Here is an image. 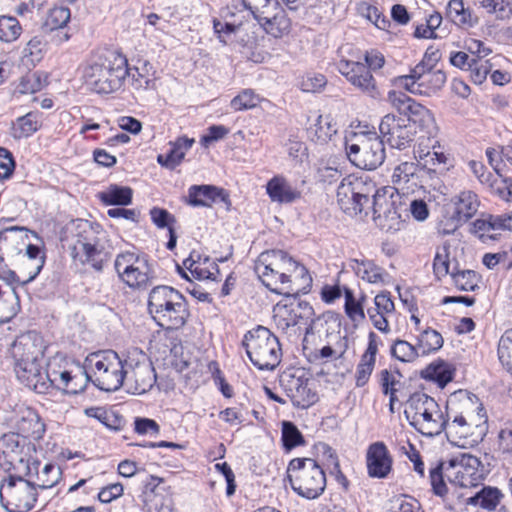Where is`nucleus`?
<instances>
[{
    "mask_svg": "<svg viewBox=\"0 0 512 512\" xmlns=\"http://www.w3.org/2000/svg\"><path fill=\"white\" fill-rule=\"evenodd\" d=\"M254 270L263 285L279 295L306 294L312 286V278L306 267L282 250L262 252Z\"/></svg>",
    "mask_w": 512,
    "mask_h": 512,
    "instance_id": "f257e3e1",
    "label": "nucleus"
},
{
    "mask_svg": "<svg viewBox=\"0 0 512 512\" xmlns=\"http://www.w3.org/2000/svg\"><path fill=\"white\" fill-rule=\"evenodd\" d=\"M455 400H458L459 414L453 420H447L445 431L448 441L458 447L472 446L483 439L487 432V417L482 404L476 395L460 391L448 402L453 411Z\"/></svg>",
    "mask_w": 512,
    "mask_h": 512,
    "instance_id": "f03ea898",
    "label": "nucleus"
},
{
    "mask_svg": "<svg viewBox=\"0 0 512 512\" xmlns=\"http://www.w3.org/2000/svg\"><path fill=\"white\" fill-rule=\"evenodd\" d=\"M127 58L117 51H106L99 55L84 70L86 85L98 94L118 91L130 74Z\"/></svg>",
    "mask_w": 512,
    "mask_h": 512,
    "instance_id": "7ed1b4c3",
    "label": "nucleus"
},
{
    "mask_svg": "<svg viewBox=\"0 0 512 512\" xmlns=\"http://www.w3.org/2000/svg\"><path fill=\"white\" fill-rule=\"evenodd\" d=\"M406 418L421 434L434 437L441 434L447 424L438 403L422 392L413 393L407 401Z\"/></svg>",
    "mask_w": 512,
    "mask_h": 512,
    "instance_id": "20e7f679",
    "label": "nucleus"
},
{
    "mask_svg": "<svg viewBox=\"0 0 512 512\" xmlns=\"http://www.w3.org/2000/svg\"><path fill=\"white\" fill-rule=\"evenodd\" d=\"M242 344L250 361L259 370H273L281 361L282 350L279 340L264 326L248 331Z\"/></svg>",
    "mask_w": 512,
    "mask_h": 512,
    "instance_id": "39448f33",
    "label": "nucleus"
},
{
    "mask_svg": "<svg viewBox=\"0 0 512 512\" xmlns=\"http://www.w3.org/2000/svg\"><path fill=\"white\" fill-rule=\"evenodd\" d=\"M292 489L301 497L316 499L325 490L326 476L318 463L311 458H294L287 468Z\"/></svg>",
    "mask_w": 512,
    "mask_h": 512,
    "instance_id": "423d86ee",
    "label": "nucleus"
},
{
    "mask_svg": "<svg viewBox=\"0 0 512 512\" xmlns=\"http://www.w3.org/2000/svg\"><path fill=\"white\" fill-rule=\"evenodd\" d=\"M71 233L76 239L72 252L81 255V263L91 265L98 272L102 271L109 260V253L103 247H99L97 231L92 223L76 219L72 222Z\"/></svg>",
    "mask_w": 512,
    "mask_h": 512,
    "instance_id": "0eeeda50",
    "label": "nucleus"
},
{
    "mask_svg": "<svg viewBox=\"0 0 512 512\" xmlns=\"http://www.w3.org/2000/svg\"><path fill=\"white\" fill-rule=\"evenodd\" d=\"M86 365L94 371V384L103 391L118 390L124 381L126 371L118 354L113 350L99 351L86 358Z\"/></svg>",
    "mask_w": 512,
    "mask_h": 512,
    "instance_id": "6e6552de",
    "label": "nucleus"
},
{
    "mask_svg": "<svg viewBox=\"0 0 512 512\" xmlns=\"http://www.w3.org/2000/svg\"><path fill=\"white\" fill-rule=\"evenodd\" d=\"M354 142H346V154L356 167L374 170L385 160L384 141L375 131L355 134Z\"/></svg>",
    "mask_w": 512,
    "mask_h": 512,
    "instance_id": "1a4fd4ad",
    "label": "nucleus"
},
{
    "mask_svg": "<svg viewBox=\"0 0 512 512\" xmlns=\"http://www.w3.org/2000/svg\"><path fill=\"white\" fill-rule=\"evenodd\" d=\"M37 490L35 482L9 475L0 482V502L8 512H28L35 506Z\"/></svg>",
    "mask_w": 512,
    "mask_h": 512,
    "instance_id": "9d476101",
    "label": "nucleus"
},
{
    "mask_svg": "<svg viewBox=\"0 0 512 512\" xmlns=\"http://www.w3.org/2000/svg\"><path fill=\"white\" fill-rule=\"evenodd\" d=\"M375 191V183L363 177L348 176L337 188V202L341 210L356 216L369 208L370 198Z\"/></svg>",
    "mask_w": 512,
    "mask_h": 512,
    "instance_id": "9b49d317",
    "label": "nucleus"
},
{
    "mask_svg": "<svg viewBox=\"0 0 512 512\" xmlns=\"http://www.w3.org/2000/svg\"><path fill=\"white\" fill-rule=\"evenodd\" d=\"M392 81L396 87L412 94L431 96L444 86L446 74L441 69L414 66L409 74L397 76Z\"/></svg>",
    "mask_w": 512,
    "mask_h": 512,
    "instance_id": "f8f14e48",
    "label": "nucleus"
},
{
    "mask_svg": "<svg viewBox=\"0 0 512 512\" xmlns=\"http://www.w3.org/2000/svg\"><path fill=\"white\" fill-rule=\"evenodd\" d=\"M289 9L296 10L294 4L298 0H282ZM259 6L253 12L254 18L258 21L265 32L275 38H280L290 30V19L285 11L279 7L277 0H258Z\"/></svg>",
    "mask_w": 512,
    "mask_h": 512,
    "instance_id": "ddd939ff",
    "label": "nucleus"
},
{
    "mask_svg": "<svg viewBox=\"0 0 512 512\" xmlns=\"http://www.w3.org/2000/svg\"><path fill=\"white\" fill-rule=\"evenodd\" d=\"M445 474L450 482L468 488L484 480L485 469L478 457L463 453L448 461Z\"/></svg>",
    "mask_w": 512,
    "mask_h": 512,
    "instance_id": "4468645a",
    "label": "nucleus"
},
{
    "mask_svg": "<svg viewBox=\"0 0 512 512\" xmlns=\"http://www.w3.org/2000/svg\"><path fill=\"white\" fill-rule=\"evenodd\" d=\"M36 446L20 433L4 434L0 438V465L7 470L24 467L34 458Z\"/></svg>",
    "mask_w": 512,
    "mask_h": 512,
    "instance_id": "2eb2a0df",
    "label": "nucleus"
},
{
    "mask_svg": "<svg viewBox=\"0 0 512 512\" xmlns=\"http://www.w3.org/2000/svg\"><path fill=\"white\" fill-rule=\"evenodd\" d=\"M379 131L392 148L399 150L409 147L416 133L409 119L394 114H387L382 118Z\"/></svg>",
    "mask_w": 512,
    "mask_h": 512,
    "instance_id": "dca6fc26",
    "label": "nucleus"
},
{
    "mask_svg": "<svg viewBox=\"0 0 512 512\" xmlns=\"http://www.w3.org/2000/svg\"><path fill=\"white\" fill-rule=\"evenodd\" d=\"M280 384L298 408H308L318 400L317 393L309 387V379L300 370L284 371L280 376Z\"/></svg>",
    "mask_w": 512,
    "mask_h": 512,
    "instance_id": "f3484780",
    "label": "nucleus"
},
{
    "mask_svg": "<svg viewBox=\"0 0 512 512\" xmlns=\"http://www.w3.org/2000/svg\"><path fill=\"white\" fill-rule=\"evenodd\" d=\"M162 296L165 299L162 309V329H179L188 317L185 298L172 287L165 285H162Z\"/></svg>",
    "mask_w": 512,
    "mask_h": 512,
    "instance_id": "a211bd4d",
    "label": "nucleus"
},
{
    "mask_svg": "<svg viewBox=\"0 0 512 512\" xmlns=\"http://www.w3.org/2000/svg\"><path fill=\"white\" fill-rule=\"evenodd\" d=\"M337 70L349 83L366 95L372 98H377L379 96L376 80L364 63L341 59L337 63Z\"/></svg>",
    "mask_w": 512,
    "mask_h": 512,
    "instance_id": "6ab92c4d",
    "label": "nucleus"
},
{
    "mask_svg": "<svg viewBox=\"0 0 512 512\" xmlns=\"http://www.w3.org/2000/svg\"><path fill=\"white\" fill-rule=\"evenodd\" d=\"M17 379L36 393L46 394L51 388V380L43 373V361H14Z\"/></svg>",
    "mask_w": 512,
    "mask_h": 512,
    "instance_id": "aec40b11",
    "label": "nucleus"
},
{
    "mask_svg": "<svg viewBox=\"0 0 512 512\" xmlns=\"http://www.w3.org/2000/svg\"><path fill=\"white\" fill-rule=\"evenodd\" d=\"M45 345L36 331L19 335L12 345L14 361H44Z\"/></svg>",
    "mask_w": 512,
    "mask_h": 512,
    "instance_id": "412c9836",
    "label": "nucleus"
},
{
    "mask_svg": "<svg viewBox=\"0 0 512 512\" xmlns=\"http://www.w3.org/2000/svg\"><path fill=\"white\" fill-rule=\"evenodd\" d=\"M374 221L381 227H385L383 221H396L399 214L394 200V191L391 187L376 189L371 195Z\"/></svg>",
    "mask_w": 512,
    "mask_h": 512,
    "instance_id": "4be33fe9",
    "label": "nucleus"
},
{
    "mask_svg": "<svg viewBox=\"0 0 512 512\" xmlns=\"http://www.w3.org/2000/svg\"><path fill=\"white\" fill-rule=\"evenodd\" d=\"M392 463V456L384 442L378 441L369 445L366 453V466L371 478H386L392 470Z\"/></svg>",
    "mask_w": 512,
    "mask_h": 512,
    "instance_id": "5701e85b",
    "label": "nucleus"
},
{
    "mask_svg": "<svg viewBox=\"0 0 512 512\" xmlns=\"http://www.w3.org/2000/svg\"><path fill=\"white\" fill-rule=\"evenodd\" d=\"M41 462L35 457L24 467V476L36 477L35 484L39 490H47L58 484L62 471L59 466L47 463L40 470Z\"/></svg>",
    "mask_w": 512,
    "mask_h": 512,
    "instance_id": "b1692460",
    "label": "nucleus"
},
{
    "mask_svg": "<svg viewBox=\"0 0 512 512\" xmlns=\"http://www.w3.org/2000/svg\"><path fill=\"white\" fill-rule=\"evenodd\" d=\"M266 193L272 202L278 204H290L302 197L301 191L281 175H276L267 182Z\"/></svg>",
    "mask_w": 512,
    "mask_h": 512,
    "instance_id": "393cba45",
    "label": "nucleus"
},
{
    "mask_svg": "<svg viewBox=\"0 0 512 512\" xmlns=\"http://www.w3.org/2000/svg\"><path fill=\"white\" fill-rule=\"evenodd\" d=\"M418 164L403 162L395 167L392 174V182L396 190H413L418 185Z\"/></svg>",
    "mask_w": 512,
    "mask_h": 512,
    "instance_id": "a878e982",
    "label": "nucleus"
},
{
    "mask_svg": "<svg viewBox=\"0 0 512 512\" xmlns=\"http://www.w3.org/2000/svg\"><path fill=\"white\" fill-rule=\"evenodd\" d=\"M144 259L145 257H136L133 253H123L117 256L114 263L115 270L128 286L139 283L132 273L138 271L139 265L141 268L144 266Z\"/></svg>",
    "mask_w": 512,
    "mask_h": 512,
    "instance_id": "bb28decb",
    "label": "nucleus"
},
{
    "mask_svg": "<svg viewBox=\"0 0 512 512\" xmlns=\"http://www.w3.org/2000/svg\"><path fill=\"white\" fill-rule=\"evenodd\" d=\"M30 231L25 227L11 226L0 231V245L8 253H21Z\"/></svg>",
    "mask_w": 512,
    "mask_h": 512,
    "instance_id": "cd10ccee",
    "label": "nucleus"
},
{
    "mask_svg": "<svg viewBox=\"0 0 512 512\" xmlns=\"http://www.w3.org/2000/svg\"><path fill=\"white\" fill-rule=\"evenodd\" d=\"M30 231L25 227L11 226L0 231V245L8 253H21Z\"/></svg>",
    "mask_w": 512,
    "mask_h": 512,
    "instance_id": "c85d7f7f",
    "label": "nucleus"
},
{
    "mask_svg": "<svg viewBox=\"0 0 512 512\" xmlns=\"http://www.w3.org/2000/svg\"><path fill=\"white\" fill-rule=\"evenodd\" d=\"M406 118L409 119L415 130L418 127L427 137H432L437 132L434 115L420 103L414 105V109L411 110Z\"/></svg>",
    "mask_w": 512,
    "mask_h": 512,
    "instance_id": "c756f323",
    "label": "nucleus"
},
{
    "mask_svg": "<svg viewBox=\"0 0 512 512\" xmlns=\"http://www.w3.org/2000/svg\"><path fill=\"white\" fill-rule=\"evenodd\" d=\"M98 198L106 206H127L132 203L133 190L128 186L110 184L98 193Z\"/></svg>",
    "mask_w": 512,
    "mask_h": 512,
    "instance_id": "7c9ffc66",
    "label": "nucleus"
},
{
    "mask_svg": "<svg viewBox=\"0 0 512 512\" xmlns=\"http://www.w3.org/2000/svg\"><path fill=\"white\" fill-rule=\"evenodd\" d=\"M18 430L27 439L32 438L39 441L46 432V426L36 411L28 410L18 422Z\"/></svg>",
    "mask_w": 512,
    "mask_h": 512,
    "instance_id": "2f4dec72",
    "label": "nucleus"
},
{
    "mask_svg": "<svg viewBox=\"0 0 512 512\" xmlns=\"http://www.w3.org/2000/svg\"><path fill=\"white\" fill-rule=\"evenodd\" d=\"M159 485L160 478L157 476L149 475L143 481L141 500L144 512H160Z\"/></svg>",
    "mask_w": 512,
    "mask_h": 512,
    "instance_id": "473e14b6",
    "label": "nucleus"
},
{
    "mask_svg": "<svg viewBox=\"0 0 512 512\" xmlns=\"http://www.w3.org/2000/svg\"><path fill=\"white\" fill-rule=\"evenodd\" d=\"M351 268L362 280L371 284H378L384 281V271L369 259L351 260Z\"/></svg>",
    "mask_w": 512,
    "mask_h": 512,
    "instance_id": "72a5a7b5",
    "label": "nucleus"
},
{
    "mask_svg": "<svg viewBox=\"0 0 512 512\" xmlns=\"http://www.w3.org/2000/svg\"><path fill=\"white\" fill-rule=\"evenodd\" d=\"M193 143L194 139L187 137H179L174 142H169L170 148L165 157L162 156V167L174 169L178 166Z\"/></svg>",
    "mask_w": 512,
    "mask_h": 512,
    "instance_id": "f704fd0d",
    "label": "nucleus"
},
{
    "mask_svg": "<svg viewBox=\"0 0 512 512\" xmlns=\"http://www.w3.org/2000/svg\"><path fill=\"white\" fill-rule=\"evenodd\" d=\"M39 112H29L12 123L11 135L14 139L28 138L39 130L41 123Z\"/></svg>",
    "mask_w": 512,
    "mask_h": 512,
    "instance_id": "c9c22d12",
    "label": "nucleus"
},
{
    "mask_svg": "<svg viewBox=\"0 0 512 512\" xmlns=\"http://www.w3.org/2000/svg\"><path fill=\"white\" fill-rule=\"evenodd\" d=\"M479 208L477 195L473 191H462L455 197L454 213L460 217V221L467 222Z\"/></svg>",
    "mask_w": 512,
    "mask_h": 512,
    "instance_id": "e433bc0d",
    "label": "nucleus"
},
{
    "mask_svg": "<svg viewBox=\"0 0 512 512\" xmlns=\"http://www.w3.org/2000/svg\"><path fill=\"white\" fill-rule=\"evenodd\" d=\"M503 496L497 487L484 486L468 499V504L479 506L486 510H494L500 504Z\"/></svg>",
    "mask_w": 512,
    "mask_h": 512,
    "instance_id": "4c0bfd02",
    "label": "nucleus"
},
{
    "mask_svg": "<svg viewBox=\"0 0 512 512\" xmlns=\"http://www.w3.org/2000/svg\"><path fill=\"white\" fill-rule=\"evenodd\" d=\"M195 266H194V278L197 280H217V276L220 274L218 265L210 259L209 256L203 255L200 252L193 250Z\"/></svg>",
    "mask_w": 512,
    "mask_h": 512,
    "instance_id": "58836bf2",
    "label": "nucleus"
},
{
    "mask_svg": "<svg viewBox=\"0 0 512 512\" xmlns=\"http://www.w3.org/2000/svg\"><path fill=\"white\" fill-rule=\"evenodd\" d=\"M216 186L192 185L188 189V204L193 207H209L215 202Z\"/></svg>",
    "mask_w": 512,
    "mask_h": 512,
    "instance_id": "ea45409f",
    "label": "nucleus"
},
{
    "mask_svg": "<svg viewBox=\"0 0 512 512\" xmlns=\"http://www.w3.org/2000/svg\"><path fill=\"white\" fill-rule=\"evenodd\" d=\"M443 343V337L438 331L426 328L417 337L416 346L420 356H425L438 351L443 346Z\"/></svg>",
    "mask_w": 512,
    "mask_h": 512,
    "instance_id": "a19ab883",
    "label": "nucleus"
},
{
    "mask_svg": "<svg viewBox=\"0 0 512 512\" xmlns=\"http://www.w3.org/2000/svg\"><path fill=\"white\" fill-rule=\"evenodd\" d=\"M26 256L31 270L29 271L28 278L22 282V286L27 285L36 279L44 267L46 255L42 252L38 245L26 244Z\"/></svg>",
    "mask_w": 512,
    "mask_h": 512,
    "instance_id": "79ce46f5",
    "label": "nucleus"
},
{
    "mask_svg": "<svg viewBox=\"0 0 512 512\" xmlns=\"http://www.w3.org/2000/svg\"><path fill=\"white\" fill-rule=\"evenodd\" d=\"M424 377L429 378L440 387L446 386L453 379L451 365L444 361L432 362L424 371Z\"/></svg>",
    "mask_w": 512,
    "mask_h": 512,
    "instance_id": "37998d69",
    "label": "nucleus"
},
{
    "mask_svg": "<svg viewBox=\"0 0 512 512\" xmlns=\"http://www.w3.org/2000/svg\"><path fill=\"white\" fill-rule=\"evenodd\" d=\"M451 277L454 285L462 291H475L479 288L481 276L473 270H457L453 268Z\"/></svg>",
    "mask_w": 512,
    "mask_h": 512,
    "instance_id": "c03bdc74",
    "label": "nucleus"
},
{
    "mask_svg": "<svg viewBox=\"0 0 512 512\" xmlns=\"http://www.w3.org/2000/svg\"><path fill=\"white\" fill-rule=\"evenodd\" d=\"M480 5L498 20H508L512 17V0H480Z\"/></svg>",
    "mask_w": 512,
    "mask_h": 512,
    "instance_id": "a18cd8bd",
    "label": "nucleus"
},
{
    "mask_svg": "<svg viewBox=\"0 0 512 512\" xmlns=\"http://www.w3.org/2000/svg\"><path fill=\"white\" fill-rule=\"evenodd\" d=\"M337 133L336 123L330 116L320 115L314 128L315 141L324 144L327 143Z\"/></svg>",
    "mask_w": 512,
    "mask_h": 512,
    "instance_id": "49530a36",
    "label": "nucleus"
},
{
    "mask_svg": "<svg viewBox=\"0 0 512 512\" xmlns=\"http://www.w3.org/2000/svg\"><path fill=\"white\" fill-rule=\"evenodd\" d=\"M497 354L502 366L512 374V328L507 329L500 337Z\"/></svg>",
    "mask_w": 512,
    "mask_h": 512,
    "instance_id": "de8ad7c7",
    "label": "nucleus"
},
{
    "mask_svg": "<svg viewBox=\"0 0 512 512\" xmlns=\"http://www.w3.org/2000/svg\"><path fill=\"white\" fill-rule=\"evenodd\" d=\"M71 17L70 9L67 7H54L49 10L44 28L48 31H54L64 28Z\"/></svg>",
    "mask_w": 512,
    "mask_h": 512,
    "instance_id": "09e8293b",
    "label": "nucleus"
},
{
    "mask_svg": "<svg viewBox=\"0 0 512 512\" xmlns=\"http://www.w3.org/2000/svg\"><path fill=\"white\" fill-rule=\"evenodd\" d=\"M391 355L401 362H413L420 356L416 345L397 339L391 347Z\"/></svg>",
    "mask_w": 512,
    "mask_h": 512,
    "instance_id": "8fccbe9b",
    "label": "nucleus"
},
{
    "mask_svg": "<svg viewBox=\"0 0 512 512\" xmlns=\"http://www.w3.org/2000/svg\"><path fill=\"white\" fill-rule=\"evenodd\" d=\"M283 446L286 450H291L299 445L304 444V438L297 426L290 421L282 422V437Z\"/></svg>",
    "mask_w": 512,
    "mask_h": 512,
    "instance_id": "3c124183",
    "label": "nucleus"
},
{
    "mask_svg": "<svg viewBox=\"0 0 512 512\" xmlns=\"http://www.w3.org/2000/svg\"><path fill=\"white\" fill-rule=\"evenodd\" d=\"M162 361L163 367H172L177 372H182L188 366V362L184 359L183 346L179 342H172L169 355H166Z\"/></svg>",
    "mask_w": 512,
    "mask_h": 512,
    "instance_id": "603ef678",
    "label": "nucleus"
},
{
    "mask_svg": "<svg viewBox=\"0 0 512 512\" xmlns=\"http://www.w3.org/2000/svg\"><path fill=\"white\" fill-rule=\"evenodd\" d=\"M345 296V313L353 322H361L365 319L363 305L354 297L353 291L349 288L344 289Z\"/></svg>",
    "mask_w": 512,
    "mask_h": 512,
    "instance_id": "864d4df0",
    "label": "nucleus"
},
{
    "mask_svg": "<svg viewBox=\"0 0 512 512\" xmlns=\"http://www.w3.org/2000/svg\"><path fill=\"white\" fill-rule=\"evenodd\" d=\"M387 100L403 117H407L411 110L414 109V105H417L414 99L400 91H390L387 95Z\"/></svg>",
    "mask_w": 512,
    "mask_h": 512,
    "instance_id": "5fc2aeb1",
    "label": "nucleus"
},
{
    "mask_svg": "<svg viewBox=\"0 0 512 512\" xmlns=\"http://www.w3.org/2000/svg\"><path fill=\"white\" fill-rule=\"evenodd\" d=\"M21 32V26L17 18L12 16L0 17V40L11 42L16 40Z\"/></svg>",
    "mask_w": 512,
    "mask_h": 512,
    "instance_id": "6e6d98bb",
    "label": "nucleus"
},
{
    "mask_svg": "<svg viewBox=\"0 0 512 512\" xmlns=\"http://www.w3.org/2000/svg\"><path fill=\"white\" fill-rule=\"evenodd\" d=\"M260 101V97L251 89H244L231 102L230 107L234 111H243L256 107Z\"/></svg>",
    "mask_w": 512,
    "mask_h": 512,
    "instance_id": "4d7b16f0",
    "label": "nucleus"
},
{
    "mask_svg": "<svg viewBox=\"0 0 512 512\" xmlns=\"http://www.w3.org/2000/svg\"><path fill=\"white\" fill-rule=\"evenodd\" d=\"M433 270L439 279L448 274L451 275L452 270H450L449 246L443 245L442 247L437 248L433 261Z\"/></svg>",
    "mask_w": 512,
    "mask_h": 512,
    "instance_id": "13d9d810",
    "label": "nucleus"
},
{
    "mask_svg": "<svg viewBox=\"0 0 512 512\" xmlns=\"http://www.w3.org/2000/svg\"><path fill=\"white\" fill-rule=\"evenodd\" d=\"M341 175L342 173L335 163L330 164L324 160L318 162L316 170V178L318 181L324 184H332L336 182Z\"/></svg>",
    "mask_w": 512,
    "mask_h": 512,
    "instance_id": "bf43d9fd",
    "label": "nucleus"
},
{
    "mask_svg": "<svg viewBox=\"0 0 512 512\" xmlns=\"http://www.w3.org/2000/svg\"><path fill=\"white\" fill-rule=\"evenodd\" d=\"M498 451L504 461L512 463V424H507L498 434Z\"/></svg>",
    "mask_w": 512,
    "mask_h": 512,
    "instance_id": "052dcab7",
    "label": "nucleus"
},
{
    "mask_svg": "<svg viewBox=\"0 0 512 512\" xmlns=\"http://www.w3.org/2000/svg\"><path fill=\"white\" fill-rule=\"evenodd\" d=\"M468 71H470V77L475 84H482L488 73L491 70V64L488 61H483L478 58H471V62L468 65Z\"/></svg>",
    "mask_w": 512,
    "mask_h": 512,
    "instance_id": "680f3d73",
    "label": "nucleus"
},
{
    "mask_svg": "<svg viewBox=\"0 0 512 512\" xmlns=\"http://www.w3.org/2000/svg\"><path fill=\"white\" fill-rule=\"evenodd\" d=\"M445 464L440 462L429 470V478L434 493L438 496H443L447 493V487L443 480V470Z\"/></svg>",
    "mask_w": 512,
    "mask_h": 512,
    "instance_id": "e2e57ef3",
    "label": "nucleus"
},
{
    "mask_svg": "<svg viewBox=\"0 0 512 512\" xmlns=\"http://www.w3.org/2000/svg\"><path fill=\"white\" fill-rule=\"evenodd\" d=\"M347 350V340L346 338H341L335 347L330 345H326L322 347L316 357L319 359H339L341 358Z\"/></svg>",
    "mask_w": 512,
    "mask_h": 512,
    "instance_id": "0e129e2a",
    "label": "nucleus"
},
{
    "mask_svg": "<svg viewBox=\"0 0 512 512\" xmlns=\"http://www.w3.org/2000/svg\"><path fill=\"white\" fill-rule=\"evenodd\" d=\"M322 450L323 454L328 457L330 465H332L330 473L335 476V479L338 483L342 484L344 487H347L348 481L340 469L337 456L335 455L333 449L327 444H322Z\"/></svg>",
    "mask_w": 512,
    "mask_h": 512,
    "instance_id": "69168bd1",
    "label": "nucleus"
},
{
    "mask_svg": "<svg viewBox=\"0 0 512 512\" xmlns=\"http://www.w3.org/2000/svg\"><path fill=\"white\" fill-rule=\"evenodd\" d=\"M510 148H502L500 151L494 148H488L486 150V156L488 158L489 164L493 167L494 171L501 176L500 171L501 168L499 166V161H504L506 159L508 162L512 164V158L509 157Z\"/></svg>",
    "mask_w": 512,
    "mask_h": 512,
    "instance_id": "338daca9",
    "label": "nucleus"
},
{
    "mask_svg": "<svg viewBox=\"0 0 512 512\" xmlns=\"http://www.w3.org/2000/svg\"><path fill=\"white\" fill-rule=\"evenodd\" d=\"M134 431L139 435H156L159 432V425L153 419L146 417H135Z\"/></svg>",
    "mask_w": 512,
    "mask_h": 512,
    "instance_id": "774afa93",
    "label": "nucleus"
}]
</instances>
